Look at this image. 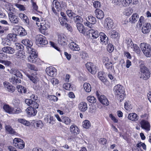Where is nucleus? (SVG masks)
I'll use <instances>...</instances> for the list:
<instances>
[{
  "instance_id": "obj_1",
  "label": "nucleus",
  "mask_w": 151,
  "mask_h": 151,
  "mask_svg": "<svg viewBox=\"0 0 151 151\" xmlns=\"http://www.w3.org/2000/svg\"><path fill=\"white\" fill-rule=\"evenodd\" d=\"M139 46L144 55L147 57L151 56V46L149 44L146 43H141Z\"/></svg>"
},
{
  "instance_id": "obj_2",
  "label": "nucleus",
  "mask_w": 151,
  "mask_h": 151,
  "mask_svg": "<svg viewBox=\"0 0 151 151\" xmlns=\"http://www.w3.org/2000/svg\"><path fill=\"white\" fill-rule=\"evenodd\" d=\"M114 91L115 95L121 99L120 101L124 99L125 96L124 91L122 86L119 84L116 85L114 87Z\"/></svg>"
},
{
  "instance_id": "obj_3",
  "label": "nucleus",
  "mask_w": 151,
  "mask_h": 151,
  "mask_svg": "<svg viewBox=\"0 0 151 151\" xmlns=\"http://www.w3.org/2000/svg\"><path fill=\"white\" fill-rule=\"evenodd\" d=\"M140 71L141 75L140 78L144 80H147L150 77V73L142 63L140 65Z\"/></svg>"
},
{
  "instance_id": "obj_4",
  "label": "nucleus",
  "mask_w": 151,
  "mask_h": 151,
  "mask_svg": "<svg viewBox=\"0 0 151 151\" xmlns=\"http://www.w3.org/2000/svg\"><path fill=\"white\" fill-rule=\"evenodd\" d=\"M13 144L16 147L20 149H23L25 146L24 142L20 138H14L13 140Z\"/></svg>"
},
{
  "instance_id": "obj_5",
  "label": "nucleus",
  "mask_w": 151,
  "mask_h": 151,
  "mask_svg": "<svg viewBox=\"0 0 151 151\" xmlns=\"http://www.w3.org/2000/svg\"><path fill=\"white\" fill-rule=\"evenodd\" d=\"M30 55L27 58V60L29 62L34 63L36 62L37 58V55L35 50L28 51Z\"/></svg>"
},
{
  "instance_id": "obj_6",
  "label": "nucleus",
  "mask_w": 151,
  "mask_h": 151,
  "mask_svg": "<svg viewBox=\"0 0 151 151\" xmlns=\"http://www.w3.org/2000/svg\"><path fill=\"white\" fill-rule=\"evenodd\" d=\"M37 25L38 27H40L43 30L47 29L50 27L49 23L44 19H42L40 22H37Z\"/></svg>"
},
{
  "instance_id": "obj_7",
  "label": "nucleus",
  "mask_w": 151,
  "mask_h": 151,
  "mask_svg": "<svg viewBox=\"0 0 151 151\" xmlns=\"http://www.w3.org/2000/svg\"><path fill=\"white\" fill-rule=\"evenodd\" d=\"M52 9L53 12L56 14H57V11L59 12L61 10L60 4L57 0H54L53 1Z\"/></svg>"
},
{
  "instance_id": "obj_8",
  "label": "nucleus",
  "mask_w": 151,
  "mask_h": 151,
  "mask_svg": "<svg viewBox=\"0 0 151 151\" xmlns=\"http://www.w3.org/2000/svg\"><path fill=\"white\" fill-rule=\"evenodd\" d=\"M86 20L87 22L84 23V24L90 28L92 26V24H94L96 22L95 18L91 16H88L86 18Z\"/></svg>"
},
{
  "instance_id": "obj_9",
  "label": "nucleus",
  "mask_w": 151,
  "mask_h": 151,
  "mask_svg": "<svg viewBox=\"0 0 151 151\" xmlns=\"http://www.w3.org/2000/svg\"><path fill=\"white\" fill-rule=\"evenodd\" d=\"M36 40V42L37 44L45 45L48 43L45 37L41 35L37 36Z\"/></svg>"
},
{
  "instance_id": "obj_10",
  "label": "nucleus",
  "mask_w": 151,
  "mask_h": 151,
  "mask_svg": "<svg viewBox=\"0 0 151 151\" xmlns=\"http://www.w3.org/2000/svg\"><path fill=\"white\" fill-rule=\"evenodd\" d=\"M22 43L26 46L28 51L35 50L31 47L33 45V43L31 40L28 39H24L22 41Z\"/></svg>"
},
{
  "instance_id": "obj_11",
  "label": "nucleus",
  "mask_w": 151,
  "mask_h": 151,
  "mask_svg": "<svg viewBox=\"0 0 151 151\" xmlns=\"http://www.w3.org/2000/svg\"><path fill=\"white\" fill-rule=\"evenodd\" d=\"M139 124L142 129L147 131L150 130V124L147 121L142 119L141 120Z\"/></svg>"
},
{
  "instance_id": "obj_12",
  "label": "nucleus",
  "mask_w": 151,
  "mask_h": 151,
  "mask_svg": "<svg viewBox=\"0 0 151 151\" xmlns=\"http://www.w3.org/2000/svg\"><path fill=\"white\" fill-rule=\"evenodd\" d=\"M99 38V39L98 40L101 44L106 45L108 43V38L104 33H100Z\"/></svg>"
},
{
  "instance_id": "obj_13",
  "label": "nucleus",
  "mask_w": 151,
  "mask_h": 151,
  "mask_svg": "<svg viewBox=\"0 0 151 151\" xmlns=\"http://www.w3.org/2000/svg\"><path fill=\"white\" fill-rule=\"evenodd\" d=\"M142 147L143 149L146 150V145L144 143L139 142L137 144L132 148L133 151H143L141 148Z\"/></svg>"
},
{
  "instance_id": "obj_14",
  "label": "nucleus",
  "mask_w": 151,
  "mask_h": 151,
  "mask_svg": "<svg viewBox=\"0 0 151 151\" xmlns=\"http://www.w3.org/2000/svg\"><path fill=\"white\" fill-rule=\"evenodd\" d=\"M97 96L100 102L106 106L109 105V102L106 97L104 95L97 94Z\"/></svg>"
},
{
  "instance_id": "obj_15",
  "label": "nucleus",
  "mask_w": 151,
  "mask_h": 151,
  "mask_svg": "<svg viewBox=\"0 0 151 151\" xmlns=\"http://www.w3.org/2000/svg\"><path fill=\"white\" fill-rule=\"evenodd\" d=\"M86 66L88 71L92 74H95L96 73L95 67L93 63H88L86 64Z\"/></svg>"
},
{
  "instance_id": "obj_16",
  "label": "nucleus",
  "mask_w": 151,
  "mask_h": 151,
  "mask_svg": "<svg viewBox=\"0 0 151 151\" xmlns=\"http://www.w3.org/2000/svg\"><path fill=\"white\" fill-rule=\"evenodd\" d=\"M56 70L55 68L50 66L46 68V72L49 76L53 77L56 75Z\"/></svg>"
},
{
  "instance_id": "obj_17",
  "label": "nucleus",
  "mask_w": 151,
  "mask_h": 151,
  "mask_svg": "<svg viewBox=\"0 0 151 151\" xmlns=\"http://www.w3.org/2000/svg\"><path fill=\"white\" fill-rule=\"evenodd\" d=\"M151 25L150 23H146L144 24L142 29V32L144 34H147L150 31Z\"/></svg>"
},
{
  "instance_id": "obj_18",
  "label": "nucleus",
  "mask_w": 151,
  "mask_h": 151,
  "mask_svg": "<svg viewBox=\"0 0 151 151\" xmlns=\"http://www.w3.org/2000/svg\"><path fill=\"white\" fill-rule=\"evenodd\" d=\"M26 111L29 116H35L37 113L36 109L31 107H28L26 110Z\"/></svg>"
},
{
  "instance_id": "obj_19",
  "label": "nucleus",
  "mask_w": 151,
  "mask_h": 151,
  "mask_svg": "<svg viewBox=\"0 0 151 151\" xmlns=\"http://www.w3.org/2000/svg\"><path fill=\"white\" fill-rule=\"evenodd\" d=\"M9 17L10 21L12 23L17 24L18 22L17 17L14 15L12 12H10L9 13Z\"/></svg>"
},
{
  "instance_id": "obj_20",
  "label": "nucleus",
  "mask_w": 151,
  "mask_h": 151,
  "mask_svg": "<svg viewBox=\"0 0 151 151\" xmlns=\"http://www.w3.org/2000/svg\"><path fill=\"white\" fill-rule=\"evenodd\" d=\"M70 132L74 135H77L79 133V130L78 127L75 125H72L70 127Z\"/></svg>"
},
{
  "instance_id": "obj_21",
  "label": "nucleus",
  "mask_w": 151,
  "mask_h": 151,
  "mask_svg": "<svg viewBox=\"0 0 151 151\" xmlns=\"http://www.w3.org/2000/svg\"><path fill=\"white\" fill-rule=\"evenodd\" d=\"M127 118L130 120L135 121L138 120L139 116L135 113H131L128 114Z\"/></svg>"
},
{
  "instance_id": "obj_22",
  "label": "nucleus",
  "mask_w": 151,
  "mask_h": 151,
  "mask_svg": "<svg viewBox=\"0 0 151 151\" xmlns=\"http://www.w3.org/2000/svg\"><path fill=\"white\" fill-rule=\"evenodd\" d=\"M67 41L66 37L63 35H60L58 37V43L61 45H65L66 44Z\"/></svg>"
},
{
  "instance_id": "obj_23",
  "label": "nucleus",
  "mask_w": 151,
  "mask_h": 151,
  "mask_svg": "<svg viewBox=\"0 0 151 151\" xmlns=\"http://www.w3.org/2000/svg\"><path fill=\"white\" fill-rule=\"evenodd\" d=\"M78 107L81 111L85 112L88 109L87 104L85 102H82L78 104Z\"/></svg>"
},
{
  "instance_id": "obj_24",
  "label": "nucleus",
  "mask_w": 151,
  "mask_h": 151,
  "mask_svg": "<svg viewBox=\"0 0 151 151\" xmlns=\"http://www.w3.org/2000/svg\"><path fill=\"white\" fill-rule=\"evenodd\" d=\"M2 50L4 52L9 54H12L14 53L15 51L14 48L8 46L3 47Z\"/></svg>"
},
{
  "instance_id": "obj_25",
  "label": "nucleus",
  "mask_w": 151,
  "mask_h": 151,
  "mask_svg": "<svg viewBox=\"0 0 151 151\" xmlns=\"http://www.w3.org/2000/svg\"><path fill=\"white\" fill-rule=\"evenodd\" d=\"M45 120L47 123L53 124L55 122V119L54 117L50 115H47L45 118Z\"/></svg>"
},
{
  "instance_id": "obj_26",
  "label": "nucleus",
  "mask_w": 151,
  "mask_h": 151,
  "mask_svg": "<svg viewBox=\"0 0 151 151\" xmlns=\"http://www.w3.org/2000/svg\"><path fill=\"white\" fill-rule=\"evenodd\" d=\"M139 18V16L137 14H133L129 18V22L132 24L135 23L137 21Z\"/></svg>"
},
{
  "instance_id": "obj_27",
  "label": "nucleus",
  "mask_w": 151,
  "mask_h": 151,
  "mask_svg": "<svg viewBox=\"0 0 151 151\" xmlns=\"http://www.w3.org/2000/svg\"><path fill=\"white\" fill-rule=\"evenodd\" d=\"M16 57L18 59L23 60L25 57L24 52L22 50L19 51L16 54Z\"/></svg>"
},
{
  "instance_id": "obj_28",
  "label": "nucleus",
  "mask_w": 151,
  "mask_h": 151,
  "mask_svg": "<svg viewBox=\"0 0 151 151\" xmlns=\"http://www.w3.org/2000/svg\"><path fill=\"white\" fill-rule=\"evenodd\" d=\"M105 25L106 27L109 29L111 28L113 25V22L112 19L107 18L105 19Z\"/></svg>"
},
{
  "instance_id": "obj_29",
  "label": "nucleus",
  "mask_w": 151,
  "mask_h": 151,
  "mask_svg": "<svg viewBox=\"0 0 151 151\" xmlns=\"http://www.w3.org/2000/svg\"><path fill=\"white\" fill-rule=\"evenodd\" d=\"M89 31L90 33L91 34L92 38L93 39H96L100 36V33L97 30L91 29H89Z\"/></svg>"
},
{
  "instance_id": "obj_30",
  "label": "nucleus",
  "mask_w": 151,
  "mask_h": 151,
  "mask_svg": "<svg viewBox=\"0 0 151 151\" xmlns=\"http://www.w3.org/2000/svg\"><path fill=\"white\" fill-rule=\"evenodd\" d=\"M69 47L73 51H78L80 50L79 46L73 42H70L69 44Z\"/></svg>"
},
{
  "instance_id": "obj_31",
  "label": "nucleus",
  "mask_w": 151,
  "mask_h": 151,
  "mask_svg": "<svg viewBox=\"0 0 151 151\" xmlns=\"http://www.w3.org/2000/svg\"><path fill=\"white\" fill-rule=\"evenodd\" d=\"M4 110L7 113L10 114L14 113V109L8 105H5L3 107Z\"/></svg>"
},
{
  "instance_id": "obj_32",
  "label": "nucleus",
  "mask_w": 151,
  "mask_h": 151,
  "mask_svg": "<svg viewBox=\"0 0 151 151\" xmlns=\"http://www.w3.org/2000/svg\"><path fill=\"white\" fill-rule=\"evenodd\" d=\"M95 13L96 17L99 19H102L104 17V12L100 9H96L95 11Z\"/></svg>"
},
{
  "instance_id": "obj_33",
  "label": "nucleus",
  "mask_w": 151,
  "mask_h": 151,
  "mask_svg": "<svg viewBox=\"0 0 151 151\" xmlns=\"http://www.w3.org/2000/svg\"><path fill=\"white\" fill-rule=\"evenodd\" d=\"M106 68L109 72H112L114 71L113 64L111 62L105 65Z\"/></svg>"
},
{
  "instance_id": "obj_34",
  "label": "nucleus",
  "mask_w": 151,
  "mask_h": 151,
  "mask_svg": "<svg viewBox=\"0 0 151 151\" xmlns=\"http://www.w3.org/2000/svg\"><path fill=\"white\" fill-rule=\"evenodd\" d=\"M5 82L4 83V87L6 88L7 91L10 92H13L15 90L14 87L12 86L9 84H6Z\"/></svg>"
},
{
  "instance_id": "obj_35",
  "label": "nucleus",
  "mask_w": 151,
  "mask_h": 151,
  "mask_svg": "<svg viewBox=\"0 0 151 151\" xmlns=\"http://www.w3.org/2000/svg\"><path fill=\"white\" fill-rule=\"evenodd\" d=\"M26 76L33 83H37L38 81V78L37 76L35 75L32 76L28 74H26Z\"/></svg>"
},
{
  "instance_id": "obj_36",
  "label": "nucleus",
  "mask_w": 151,
  "mask_h": 151,
  "mask_svg": "<svg viewBox=\"0 0 151 151\" xmlns=\"http://www.w3.org/2000/svg\"><path fill=\"white\" fill-rule=\"evenodd\" d=\"M17 35L14 34H10L7 35L6 37L10 42H15L17 41Z\"/></svg>"
},
{
  "instance_id": "obj_37",
  "label": "nucleus",
  "mask_w": 151,
  "mask_h": 151,
  "mask_svg": "<svg viewBox=\"0 0 151 151\" xmlns=\"http://www.w3.org/2000/svg\"><path fill=\"white\" fill-rule=\"evenodd\" d=\"M12 103L16 108H19L21 106V102L18 99H14L12 101Z\"/></svg>"
},
{
  "instance_id": "obj_38",
  "label": "nucleus",
  "mask_w": 151,
  "mask_h": 151,
  "mask_svg": "<svg viewBox=\"0 0 151 151\" xmlns=\"http://www.w3.org/2000/svg\"><path fill=\"white\" fill-rule=\"evenodd\" d=\"M11 44V42L7 37L2 39L1 42V45L4 46H9Z\"/></svg>"
},
{
  "instance_id": "obj_39",
  "label": "nucleus",
  "mask_w": 151,
  "mask_h": 151,
  "mask_svg": "<svg viewBox=\"0 0 151 151\" xmlns=\"http://www.w3.org/2000/svg\"><path fill=\"white\" fill-rule=\"evenodd\" d=\"M76 26L78 30L80 32L84 34L85 33V29L83 25L81 24H78L76 25Z\"/></svg>"
},
{
  "instance_id": "obj_40",
  "label": "nucleus",
  "mask_w": 151,
  "mask_h": 151,
  "mask_svg": "<svg viewBox=\"0 0 151 151\" xmlns=\"http://www.w3.org/2000/svg\"><path fill=\"white\" fill-rule=\"evenodd\" d=\"M74 21L77 25L78 24H81V23L83 22V19L81 16L77 15L74 17Z\"/></svg>"
},
{
  "instance_id": "obj_41",
  "label": "nucleus",
  "mask_w": 151,
  "mask_h": 151,
  "mask_svg": "<svg viewBox=\"0 0 151 151\" xmlns=\"http://www.w3.org/2000/svg\"><path fill=\"white\" fill-rule=\"evenodd\" d=\"M84 90L87 92H90L91 91V85L88 83H85L83 85Z\"/></svg>"
},
{
  "instance_id": "obj_42",
  "label": "nucleus",
  "mask_w": 151,
  "mask_h": 151,
  "mask_svg": "<svg viewBox=\"0 0 151 151\" xmlns=\"http://www.w3.org/2000/svg\"><path fill=\"white\" fill-rule=\"evenodd\" d=\"M34 125L37 129L42 128L43 126V124L41 121L39 120L35 121L34 123Z\"/></svg>"
},
{
  "instance_id": "obj_43",
  "label": "nucleus",
  "mask_w": 151,
  "mask_h": 151,
  "mask_svg": "<svg viewBox=\"0 0 151 151\" xmlns=\"http://www.w3.org/2000/svg\"><path fill=\"white\" fill-rule=\"evenodd\" d=\"M82 124L83 127L86 129H89L91 126L90 122L87 120H84Z\"/></svg>"
},
{
  "instance_id": "obj_44",
  "label": "nucleus",
  "mask_w": 151,
  "mask_h": 151,
  "mask_svg": "<svg viewBox=\"0 0 151 151\" xmlns=\"http://www.w3.org/2000/svg\"><path fill=\"white\" fill-rule=\"evenodd\" d=\"M18 34L21 37L26 35L27 33L24 29L22 27L19 28L18 30Z\"/></svg>"
},
{
  "instance_id": "obj_45",
  "label": "nucleus",
  "mask_w": 151,
  "mask_h": 151,
  "mask_svg": "<svg viewBox=\"0 0 151 151\" xmlns=\"http://www.w3.org/2000/svg\"><path fill=\"white\" fill-rule=\"evenodd\" d=\"M17 88L18 89V92L22 93H25L27 91V89L24 87H22V86H17Z\"/></svg>"
},
{
  "instance_id": "obj_46",
  "label": "nucleus",
  "mask_w": 151,
  "mask_h": 151,
  "mask_svg": "<svg viewBox=\"0 0 151 151\" xmlns=\"http://www.w3.org/2000/svg\"><path fill=\"white\" fill-rule=\"evenodd\" d=\"M26 66L27 68L31 70L35 71H37L38 70L37 68L33 64L27 63L26 64Z\"/></svg>"
},
{
  "instance_id": "obj_47",
  "label": "nucleus",
  "mask_w": 151,
  "mask_h": 151,
  "mask_svg": "<svg viewBox=\"0 0 151 151\" xmlns=\"http://www.w3.org/2000/svg\"><path fill=\"white\" fill-rule=\"evenodd\" d=\"M87 99L88 102L92 103H95L96 101V99L93 96H88L87 98Z\"/></svg>"
},
{
  "instance_id": "obj_48",
  "label": "nucleus",
  "mask_w": 151,
  "mask_h": 151,
  "mask_svg": "<svg viewBox=\"0 0 151 151\" xmlns=\"http://www.w3.org/2000/svg\"><path fill=\"white\" fill-rule=\"evenodd\" d=\"M18 122L26 126H28L30 124L29 122L24 119H20L18 120Z\"/></svg>"
},
{
  "instance_id": "obj_49",
  "label": "nucleus",
  "mask_w": 151,
  "mask_h": 151,
  "mask_svg": "<svg viewBox=\"0 0 151 151\" xmlns=\"http://www.w3.org/2000/svg\"><path fill=\"white\" fill-rule=\"evenodd\" d=\"M131 48H133L134 51L137 54H139L141 52L139 47L136 44L133 45V47H132Z\"/></svg>"
},
{
  "instance_id": "obj_50",
  "label": "nucleus",
  "mask_w": 151,
  "mask_h": 151,
  "mask_svg": "<svg viewBox=\"0 0 151 151\" xmlns=\"http://www.w3.org/2000/svg\"><path fill=\"white\" fill-rule=\"evenodd\" d=\"M5 129L10 134H15L16 133L13 129L9 126H6L5 127Z\"/></svg>"
},
{
  "instance_id": "obj_51",
  "label": "nucleus",
  "mask_w": 151,
  "mask_h": 151,
  "mask_svg": "<svg viewBox=\"0 0 151 151\" xmlns=\"http://www.w3.org/2000/svg\"><path fill=\"white\" fill-rule=\"evenodd\" d=\"M109 34L111 37L113 38H117L119 36L118 33L115 30L112 31Z\"/></svg>"
},
{
  "instance_id": "obj_52",
  "label": "nucleus",
  "mask_w": 151,
  "mask_h": 151,
  "mask_svg": "<svg viewBox=\"0 0 151 151\" xmlns=\"http://www.w3.org/2000/svg\"><path fill=\"white\" fill-rule=\"evenodd\" d=\"M145 18L143 16H141L139 20L138 24L139 26V27H141L142 25L145 23Z\"/></svg>"
},
{
  "instance_id": "obj_53",
  "label": "nucleus",
  "mask_w": 151,
  "mask_h": 151,
  "mask_svg": "<svg viewBox=\"0 0 151 151\" xmlns=\"http://www.w3.org/2000/svg\"><path fill=\"white\" fill-rule=\"evenodd\" d=\"M5 6L6 9L10 11H13L14 9L11 4L8 2H6Z\"/></svg>"
},
{
  "instance_id": "obj_54",
  "label": "nucleus",
  "mask_w": 151,
  "mask_h": 151,
  "mask_svg": "<svg viewBox=\"0 0 151 151\" xmlns=\"http://www.w3.org/2000/svg\"><path fill=\"white\" fill-rule=\"evenodd\" d=\"M132 13V10L130 8H128L125 9L124 12V14L126 16H129Z\"/></svg>"
},
{
  "instance_id": "obj_55",
  "label": "nucleus",
  "mask_w": 151,
  "mask_h": 151,
  "mask_svg": "<svg viewBox=\"0 0 151 151\" xmlns=\"http://www.w3.org/2000/svg\"><path fill=\"white\" fill-rule=\"evenodd\" d=\"M31 1L32 3V6L33 9L37 12L42 13V12L38 11L37 10L38 9V6L37 5L36 3L34 2V0H31Z\"/></svg>"
},
{
  "instance_id": "obj_56",
  "label": "nucleus",
  "mask_w": 151,
  "mask_h": 151,
  "mask_svg": "<svg viewBox=\"0 0 151 151\" xmlns=\"http://www.w3.org/2000/svg\"><path fill=\"white\" fill-rule=\"evenodd\" d=\"M66 13L68 17L72 19L76 15L75 14L70 10H68L66 11Z\"/></svg>"
},
{
  "instance_id": "obj_57",
  "label": "nucleus",
  "mask_w": 151,
  "mask_h": 151,
  "mask_svg": "<svg viewBox=\"0 0 151 151\" xmlns=\"http://www.w3.org/2000/svg\"><path fill=\"white\" fill-rule=\"evenodd\" d=\"M62 121L67 125L69 124L71 122L70 119L67 117H64L62 119Z\"/></svg>"
},
{
  "instance_id": "obj_58",
  "label": "nucleus",
  "mask_w": 151,
  "mask_h": 151,
  "mask_svg": "<svg viewBox=\"0 0 151 151\" xmlns=\"http://www.w3.org/2000/svg\"><path fill=\"white\" fill-rule=\"evenodd\" d=\"M100 80H101L104 84L107 85L109 84V82L106 79L104 76H101V77L99 76V78Z\"/></svg>"
},
{
  "instance_id": "obj_59",
  "label": "nucleus",
  "mask_w": 151,
  "mask_h": 151,
  "mask_svg": "<svg viewBox=\"0 0 151 151\" xmlns=\"http://www.w3.org/2000/svg\"><path fill=\"white\" fill-rule=\"evenodd\" d=\"M0 63L4 64L7 66H9L12 64L11 62L8 60H0Z\"/></svg>"
},
{
  "instance_id": "obj_60",
  "label": "nucleus",
  "mask_w": 151,
  "mask_h": 151,
  "mask_svg": "<svg viewBox=\"0 0 151 151\" xmlns=\"http://www.w3.org/2000/svg\"><path fill=\"white\" fill-rule=\"evenodd\" d=\"M63 88L66 90H70L72 88L71 85L69 83H65L63 85Z\"/></svg>"
},
{
  "instance_id": "obj_61",
  "label": "nucleus",
  "mask_w": 151,
  "mask_h": 151,
  "mask_svg": "<svg viewBox=\"0 0 151 151\" xmlns=\"http://www.w3.org/2000/svg\"><path fill=\"white\" fill-rule=\"evenodd\" d=\"M99 143L101 145H105L106 144L107 140L104 138H101L99 140Z\"/></svg>"
},
{
  "instance_id": "obj_62",
  "label": "nucleus",
  "mask_w": 151,
  "mask_h": 151,
  "mask_svg": "<svg viewBox=\"0 0 151 151\" xmlns=\"http://www.w3.org/2000/svg\"><path fill=\"white\" fill-rule=\"evenodd\" d=\"M48 99L54 101H57L58 100V98L55 96L54 95H49L48 97Z\"/></svg>"
},
{
  "instance_id": "obj_63",
  "label": "nucleus",
  "mask_w": 151,
  "mask_h": 151,
  "mask_svg": "<svg viewBox=\"0 0 151 151\" xmlns=\"http://www.w3.org/2000/svg\"><path fill=\"white\" fill-rule=\"evenodd\" d=\"M132 2V0H123L122 4L124 6L128 5Z\"/></svg>"
},
{
  "instance_id": "obj_64",
  "label": "nucleus",
  "mask_w": 151,
  "mask_h": 151,
  "mask_svg": "<svg viewBox=\"0 0 151 151\" xmlns=\"http://www.w3.org/2000/svg\"><path fill=\"white\" fill-rule=\"evenodd\" d=\"M107 50L109 52H112L114 50L113 45L111 44H109L107 47Z\"/></svg>"
}]
</instances>
